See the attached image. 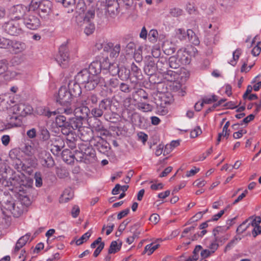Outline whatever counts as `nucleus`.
<instances>
[{
	"label": "nucleus",
	"instance_id": "nucleus-12",
	"mask_svg": "<svg viewBox=\"0 0 261 261\" xmlns=\"http://www.w3.org/2000/svg\"><path fill=\"white\" fill-rule=\"evenodd\" d=\"M23 23L25 27L32 30H37L40 26L39 18L34 15L27 14L23 17Z\"/></svg>",
	"mask_w": 261,
	"mask_h": 261
},
{
	"label": "nucleus",
	"instance_id": "nucleus-52",
	"mask_svg": "<svg viewBox=\"0 0 261 261\" xmlns=\"http://www.w3.org/2000/svg\"><path fill=\"white\" fill-rule=\"evenodd\" d=\"M140 227V224L139 223L135 224L130 228V231L133 233L132 237L135 240V238H138L140 234V231H138V229Z\"/></svg>",
	"mask_w": 261,
	"mask_h": 261
},
{
	"label": "nucleus",
	"instance_id": "nucleus-21",
	"mask_svg": "<svg viewBox=\"0 0 261 261\" xmlns=\"http://www.w3.org/2000/svg\"><path fill=\"white\" fill-rule=\"evenodd\" d=\"M107 12L110 17H114L118 13V3L117 0H106Z\"/></svg>",
	"mask_w": 261,
	"mask_h": 261
},
{
	"label": "nucleus",
	"instance_id": "nucleus-28",
	"mask_svg": "<svg viewBox=\"0 0 261 261\" xmlns=\"http://www.w3.org/2000/svg\"><path fill=\"white\" fill-rule=\"evenodd\" d=\"M102 64L100 61H96L92 62L89 66L88 71L92 75H97L101 72Z\"/></svg>",
	"mask_w": 261,
	"mask_h": 261
},
{
	"label": "nucleus",
	"instance_id": "nucleus-23",
	"mask_svg": "<svg viewBox=\"0 0 261 261\" xmlns=\"http://www.w3.org/2000/svg\"><path fill=\"white\" fill-rule=\"evenodd\" d=\"M156 67L155 61L152 57H149L147 63L144 67L145 73L149 76H152L156 71Z\"/></svg>",
	"mask_w": 261,
	"mask_h": 261
},
{
	"label": "nucleus",
	"instance_id": "nucleus-42",
	"mask_svg": "<svg viewBox=\"0 0 261 261\" xmlns=\"http://www.w3.org/2000/svg\"><path fill=\"white\" fill-rule=\"evenodd\" d=\"M159 244L153 245V243H151L146 245L144 248L143 254L148 252V255H151L156 249L159 248Z\"/></svg>",
	"mask_w": 261,
	"mask_h": 261
},
{
	"label": "nucleus",
	"instance_id": "nucleus-26",
	"mask_svg": "<svg viewBox=\"0 0 261 261\" xmlns=\"http://www.w3.org/2000/svg\"><path fill=\"white\" fill-rule=\"evenodd\" d=\"M10 44V48L15 54L22 52L26 48V45L22 42L11 40Z\"/></svg>",
	"mask_w": 261,
	"mask_h": 261
},
{
	"label": "nucleus",
	"instance_id": "nucleus-14",
	"mask_svg": "<svg viewBox=\"0 0 261 261\" xmlns=\"http://www.w3.org/2000/svg\"><path fill=\"white\" fill-rule=\"evenodd\" d=\"M11 108L14 114H18L22 117L31 114L33 112V108L31 106L22 103L15 105Z\"/></svg>",
	"mask_w": 261,
	"mask_h": 261
},
{
	"label": "nucleus",
	"instance_id": "nucleus-39",
	"mask_svg": "<svg viewBox=\"0 0 261 261\" xmlns=\"http://www.w3.org/2000/svg\"><path fill=\"white\" fill-rule=\"evenodd\" d=\"M202 249V247L201 245H196L193 251V255L190 256L185 261H197L199 258L198 253Z\"/></svg>",
	"mask_w": 261,
	"mask_h": 261
},
{
	"label": "nucleus",
	"instance_id": "nucleus-58",
	"mask_svg": "<svg viewBox=\"0 0 261 261\" xmlns=\"http://www.w3.org/2000/svg\"><path fill=\"white\" fill-rule=\"evenodd\" d=\"M182 10L178 8H171L170 10V14L173 17H178L182 15Z\"/></svg>",
	"mask_w": 261,
	"mask_h": 261
},
{
	"label": "nucleus",
	"instance_id": "nucleus-48",
	"mask_svg": "<svg viewBox=\"0 0 261 261\" xmlns=\"http://www.w3.org/2000/svg\"><path fill=\"white\" fill-rule=\"evenodd\" d=\"M11 40L0 37V47L4 48H10Z\"/></svg>",
	"mask_w": 261,
	"mask_h": 261
},
{
	"label": "nucleus",
	"instance_id": "nucleus-35",
	"mask_svg": "<svg viewBox=\"0 0 261 261\" xmlns=\"http://www.w3.org/2000/svg\"><path fill=\"white\" fill-rule=\"evenodd\" d=\"M131 73L137 80H141L142 79V72L138 66L134 63H133L130 67Z\"/></svg>",
	"mask_w": 261,
	"mask_h": 261
},
{
	"label": "nucleus",
	"instance_id": "nucleus-61",
	"mask_svg": "<svg viewBox=\"0 0 261 261\" xmlns=\"http://www.w3.org/2000/svg\"><path fill=\"white\" fill-rule=\"evenodd\" d=\"M261 51V42H258L256 45L252 49L251 53L254 56H257Z\"/></svg>",
	"mask_w": 261,
	"mask_h": 261
},
{
	"label": "nucleus",
	"instance_id": "nucleus-59",
	"mask_svg": "<svg viewBox=\"0 0 261 261\" xmlns=\"http://www.w3.org/2000/svg\"><path fill=\"white\" fill-rule=\"evenodd\" d=\"M35 184L36 187H40L42 185V176L40 172H36L35 174Z\"/></svg>",
	"mask_w": 261,
	"mask_h": 261
},
{
	"label": "nucleus",
	"instance_id": "nucleus-10",
	"mask_svg": "<svg viewBox=\"0 0 261 261\" xmlns=\"http://www.w3.org/2000/svg\"><path fill=\"white\" fill-rule=\"evenodd\" d=\"M59 64L63 68H66L69 64L68 49L66 45H62L59 49V54L56 58Z\"/></svg>",
	"mask_w": 261,
	"mask_h": 261
},
{
	"label": "nucleus",
	"instance_id": "nucleus-47",
	"mask_svg": "<svg viewBox=\"0 0 261 261\" xmlns=\"http://www.w3.org/2000/svg\"><path fill=\"white\" fill-rule=\"evenodd\" d=\"M158 32L156 30H151L148 33V39L150 42L154 43L156 42L158 38Z\"/></svg>",
	"mask_w": 261,
	"mask_h": 261
},
{
	"label": "nucleus",
	"instance_id": "nucleus-43",
	"mask_svg": "<svg viewBox=\"0 0 261 261\" xmlns=\"http://www.w3.org/2000/svg\"><path fill=\"white\" fill-rule=\"evenodd\" d=\"M91 235V232L88 231L84 233L80 239L75 241V244L77 246H79L83 244L84 242H87Z\"/></svg>",
	"mask_w": 261,
	"mask_h": 261
},
{
	"label": "nucleus",
	"instance_id": "nucleus-8",
	"mask_svg": "<svg viewBox=\"0 0 261 261\" xmlns=\"http://www.w3.org/2000/svg\"><path fill=\"white\" fill-rule=\"evenodd\" d=\"M90 144L102 154L107 153L110 149L109 143L99 136H95Z\"/></svg>",
	"mask_w": 261,
	"mask_h": 261
},
{
	"label": "nucleus",
	"instance_id": "nucleus-25",
	"mask_svg": "<svg viewBox=\"0 0 261 261\" xmlns=\"http://www.w3.org/2000/svg\"><path fill=\"white\" fill-rule=\"evenodd\" d=\"M84 120L80 118H77V117H75L69 119L68 124L69 126H68V128H70L71 130H74L75 129H78V131L81 129V128H83V121Z\"/></svg>",
	"mask_w": 261,
	"mask_h": 261
},
{
	"label": "nucleus",
	"instance_id": "nucleus-15",
	"mask_svg": "<svg viewBox=\"0 0 261 261\" xmlns=\"http://www.w3.org/2000/svg\"><path fill=\"white\" fill-rule=\"evenodd\" d=\"M6 123L4 124V127L0 131L9 129L14 127L20 126L22 123L20 117L14 114L8 115L6 118Z\"/></svg>",
	"mask_w": 261,
	"mask_h": 261
},
{
	"label": "nucleus",
	"instance_id": "nucleus-45",
	"mask_svg": "<svg viewBox=\"0 0 261 261\" xmlns=\"http://www.w3.org/2000/svg\"><path fill=\"white\" fill-rule=\"evenodd\" d=\"M62 197L65 199L66 202L68 201L73 197L72 190L70 188L65 189L62 195Z\"/></svg>",
	"mask_w": 261,
	"mask_h": 261
},
{
	"label": "nucleus",
	"instance_id": "nucleus-2",
	"mask_svg": "<svg viewBox=\"0 0 261 261\" xmlns=\"http://www.w3.org/2000/svg\"><path fill=\"white\" fill-rule=\"evenodd\" d=\"M112 101L110 98H105L101 100L97 107H94L91 113L94 117L93 122L91 124L92 129L99 133L101 136H107L109 132L102 125V122L97 117H101L105 111L110 110Z\"/></svg>",
	"mask_w": 261,
	"mask_h": 261
},
{
	"label": "nucleus",
	"instance_id": "nucleus-16",
	"mask_svg": "<svg viewBox=\"0 0 261 261\" xmlns=\"http://www.w3.org/2000/svg\"><path fill=\"white\" fill-rule=\"evenodd\" d=\"M62 133L66 137V142L68 147L72 149L75 148L77 136L75 132L70 130V128H64Z\"/></svg>",
	"mask_w": 261,
	"mask_h": 261
},
{
	"label": "nucleus",
	"instance_id": "nucleus-31",
	"mask_svg": "<svg viewBox=\"0 0 261 261\" xmlns=\"http://www.w3.org/2000/svg\"><path fill=\"white\" fill-rule=\"evenodd\" d=\"M31 233H28L25 235L22 236L20 238L17 242H16L14 252L15 253L18 252V251L23 247L27 243V241L30 238Z\"/></svg>",
	"mask_w": 261,
	"mask_h": 261
},
{
	"label": "nucleus",
	"instance_id": "nucleus-3",
	"mask_svg": "<svg viewBox=\"0 0 261 261\" xmlns=\"http://www.w3.org/2000/svg\"><path fill=\"white\" fill-rule=\"evenodd\" d=\"M11 195L4 192L0 194V203L3 214L9 216L11 214L14 217H18L22 214V207L20 203L16 202Z\"/></svg>",
	"mask_w": 261,
	"mask_h": 261
},
{
	"label": "nucleus",
	"instance_id": "nucleus-49",
	"mask_svg": "<svg viewBox=\"0 0 261 261\" xmlns=\"http://www.w3.org/2000/svg\"><path fill=\"white\" fill-rule=\"evenodd\" d=\"M248 221V219L246 220L238 226L236 230L238 234H241L243 233L247 229V228L250 225V223L247 224Z\"/></svg>",
	"mask_w": 261,
	"mask_h": 261
},
{
	"label": "nucleus",
	"instance_id": "nucleus-29",
	"mask_svg": "<svg viewBox=\"0 0 261 261\" xmlns=\"http://www.w3.org/2000/svg\"><path fill=\"white\" fill-rule=\"evenodd\" d=\"M68 122L66 117L63 115H58L56 117L55 123L59 127L61 128V133L64 128L68 129L67 128L69 126Z\"/></svg>",
	"mask_w": 261,
	"mask_h": 261
},
{
	"label": "nucleus",
	"instance_id": "nucleus-64",
	"mask_svg": "<svg viewBox=\"0 0 261 261\" xmlns=\"http://www.w3.org/2000/svg\"><path fill=\"white\" fill-rule=\"evenodd\" d=\"M119 89L122 92L125 93H129L131 91V89L129 85L124 83H121L119 84Z\"/></svg>",
	"mask_w": 261,
	"mask_h": 261
},
{
	"label": "nucleus",
	"instance_id": "nucleus-1",
	"mask_svg": "<svg viewBox=\"0 0 261 261\" xmlns=\"http://www.w3.org/2000/svg\"><path fill=\"white\" fill-rule=\"evenodd\" d=\"M11 183L14 187L12 190L17 193L18 200L16 202L20 203L22 207V214L26 210V208L31 204L29 197L30 191L32 190L31 183L27 180L17 177L13 179Z\"/></svg>",
	"mask_w": 261,
	"mask_h": 261
},
{
	"label": "nucleus",
	"instance_id": "nucleus-19",
	"mask_svg": "<svg viewBox=\"0 0 261 261\" xmlns=\"http://www.w3.org/2000/svg\"><path fill=\"white\" fill-rule=\"evenodd\" d=\"M103 50L110 52V58H116L118 57L120 54L121 46L119 44L114 45L113 43L109 42L105 45Z\"/></svg>",
	"mask_w": 261,
	"mask_h": 261
},
{
	"label": "nucleus",
	"instance_id": "nucleus-41",
	"mask_svg": "<svg viewBox=\"0 0 261 261\" xmlns=\"http://www.w3.org/2000/svg\"><path fill=\"white\" fill-rule=\"evenodd\" d=\"M221 6L224 7L226 9L232 7L238 0H217Z\"/></svg>",
	"mask_w": 261,
	"mask_h": 261
},
{
	"label": "nucleus",
	"instance_id": "nucleus-30",
	"mask_svg": "<svg viewBox=\"0 0 261 261\" xmlns=\"http://www.w3.org/2000/svg\"><path fill=\"white\" fill-rule=\"evenodd\" d=\"M155 64L156 69L159 71L161 74L165 73V71L168 69V61L165 58H160Z\"/></svg>",
	"mask_w": 261,
	"mask_h": 261
},
{
	"label": "nucleus",
	"instance_id": "nucleus-60",
	"mask_svg": "<svg viewBox=\"0 0 261 261\" xmlns=\"http://www.w3.org/2000/svg\"><path fill=\"white\" fill-rule=\"evenodd\" d=\"M241 54L240 50L237 49L233 53V60H231L229 63L234 66L236 64V61L239 59L240 55Z\"/></svg>",
	"mask_w": 261,
	"mask_h": 261
},
{
	"label": "nucleus",
	"instance_id": "nucleus-11",
	"mask_svg": "<svg viewBox=\"0 0 261 261\" xmlns=\"http://www.w3.org/2000/svg\"><path fill=\"white\" fill-rule=\"evenodd\" d=\"M72 97L67 88L62 86L59 90L56 101L61 105H68L72 101Z\"/></svg>",
	"mask_w": 261,
	"mask_h": 261
},
{
	"label": "nucleus",
	"instance_id": "nucleus-54",
	"mask_svg": "<svg viewBox=\"0 0 261 261\" xmlns=\"http://www.w3.org/2000/svg\"><path fill=\"white\" fill-rule=\"evenodd\" d=\"M58 3H61L65 7H74L75 0H56Z\"/></svg>",
	"mask_w": 261,
	"mask_h": 261
},
{
	"label": "nucleus",
	"instance_id": "nucleus-56",
	"mask_svg": "<svg viewBox=\"0 0 261 261\" xmlns=\"http://www.w3.org/2000/svg\"><path fill=\"white\" fill-rule=\"evenodd\" d=\"M95 30V25L93 23H89L85 27L84 32L87 35L92 34Z\"/></svg>",
	"mask_w": 261,
	"mask_h": 261
},
{
	"label": "nucleus",
	"instance_id": "nucleus-27",
	"mask_svg": "<svg viewBox=\"0 0 261 261\" xmlns=\"http://www.w3.org/2000/svg\"><path fill=\"white\" fill-rule=\"evenodd\" d=\"M177 56L182 64H189L191 62V58L186 49H180L177 51Z\"/></svg>",
	"mask_w": 261,
	"mask_h": 261
},
{
	"label": "nucleus",
	"instance_id": "nucleus-50",
	"mask_svg": "<svg viewBox=\"0 0 261 261\" xmlns=\"http://www.w3.org/2000/svg\"><path fill=\"white\" fill-rule=\"evenodd\" d=\"M241 240V238L240 237L236 236L234 237L225 246L224 252H226L227 250H229L234 244H236Z\"/></svg>",
	"mask_w": 261,
	"mask_h": 261
},
{
	"label": "nucleus",
	"instance_id": "nucleus-38",
	"mask_svg": "<svg viewBox=\"0 0 261 261\" xmlns=\"http://www.w3.org/2000/svg\"><path fill=\"white\" fill-rule=\"evenodd\" d=\"M39 135L41 140L47 141L50 138V133L48 129L44 126L39 127Z\"/></svg>",
	"mask_w": 261,
	"mask_h": 261
},
{
	"label": "nucleus",
	"instance_id": "nucleus-37",
	"mask_svg": "<svg viewBox=\"0 0 261 261\" xmlns=\"http://www.w3.org/2000/svg\"><path fill=\"white\" fill-rule=\"evenodd\" d=\"M162 77L167 81L173 82L176 79V73L171 70L167 69L165 73L162 74Z\"/></svg>",
	"mask_w": 261,
	"mask_h": 261
},
{
	"label": "nucleus",
	"instance_id": "nucleus-6",
	"mask_svg": "<svg viewBox=\"0 0 261 261\" xmlns=\"http://www.w3.org/2000/svg\"><path fill=\"white\" fill-rule=\"evenodd\" d=\"M52 3L48 0H32L29 5V10H38L39 16L44 19H48L53 12Z\"/></svg>",
	"mask_w": 261,
	"mask_h": 261
},
{
	"label": "nucleus",
	"instance_id": "nucleus-13",
	"mask_svg": "<svg viewBox=\"0 0 261 261\" xmlns=\"http://www.w3.org/2000/svg\"><path fill=\"white\" fill-rule=\"evenodd\" d=\"M28 10L27 7L23 5H17L11 8L10 10V15L13 19L20 20L21 18L23 19L24 16L25 15L26 12L29 11Z\"/></svg>",
	"mask_w": 261,
	"mask_h": 261
},
{
	"label": "nucleus",
	"instance_id": "nucleus-7",
	"mask_svg": "<svg viewBox=\"0 0 261 261\" xmlns=\"http://www.w3.org/2000/svg\"><path fill=\"white\" fill-rule=\"evenodd\" d=\"M3 29L6 33L12 36H18L22 33L19 22L13 18L6 22L3 25Z\"/></svg>",
	"mask_w": 261,
	"mask_h": 261
},
{
	"label": "nucleus",
	"instance_id": "nucleus-62",
	"mask_svg": "<svg viewBox=\"0 0 261 261\" xmlns=\"http://www.w3.org/2000/svg\"><path fill=\"white\" fill-rule=\"evenodd\" d=\"M136 45L133 42H130L126 46V52L127 54H132L135 49Z\"/></svg>",
	"mask_w": 261,
	"mask_h": 261
},
{
	"label": "nucleus",
	"instance_id": "nucleus-18",
	"mask_svg": "<svg viewBox=\"0 0 261 261\" xmlns=\"http://www.w3.org/2000/svg\"><path fill=\"white\" fill-rule=\"evenodd\" d=\"M98 100L99 98L96 94L90 92L82 97L81 103L82 105L92 108L97 103Z\"/></svg>",
	"mask_w": 261,
	"mask_h": 261
},
{
	"label": "nucleus",
	"instance_id": "nucleus-9",
	"mask_svg": "<svg viewBox=\"0 0 261 261\" xmlns=\"http://www.w3.org/2000/svg\"><path fill=\"white\" fill-rule=\"evenodd\" d=\"M108 70L111 75L114 76L117 74L122 80L128 79L129 76L130 71L125 68H119L117 64H109Z\"/></svg>",
	"mask_w": 261,
	"mask_h": 261
},
{
	"label": "nucleus",
	"instance_id": "nucleus-55",
	"mask_svg": "<svg viewBox=\"0 0 261 261\" xmlns=\"http://www.w3.org/2000/svg\"><path fill=\"white\" fill-rule=\"evenodd\" d=\"M8 65V62L6 60H0V75L7 70Z\"/></svg>",
	"mask_w": 261,
	"mask_h": 261
},
{
	"label": "nucleus",
	"instance_id": "nucleus-44",
	"mask_svg": "<svg viewBox=\"0 0 261 261\" xmlns=\"http://www.w3.org/2000/svg\"><path fill=\"white\" fill-rule=\"evenodd\" d=\"M95 16V8L93 6H91V8L89 9L86 13L84 17V21L89 22L91 19H93Z\"/></svg>",
	"mask_w": 261,
	"mask_h": 261
},
{
	"label": "nucleus",
	"instance_id": "nucleus-32",
	"mask_svg": "<svg viewBox=\"0 0 261 261\" xmlns=\"http://www.w3.org/2000/svg\"><path fill=\"white\" fill-rule=\"evenodd\" d=\"M168 63L169 66L173 69H177L182 64L177 55L170 57Z\"/></svg>",
	"mask_w": 261,
	"mask_h": 261
},
{
	"label": "nucleus",
	"instance_id": "nucleus-22",
	"mask_svg": "<svg viewBox=\"0 0 261 261\" xmlns=\"http://www.w3.org/2000/svg\"><path fill=\"white\" fill-rule=\"evenodd\" d=\"M74 113L75 116L77 118L86 120L90 113V110L88 106L82 105L81 107L75 108Z\"/></svg>",
	"mask_w": 261,
	"mask_h": 261
},
{
	"label": "nucleus",
	"instance_id": "nucleus-53",
	"mask_svg": "<svg viewBox=\"0 0 261 261\" xmlns=\"http://www.w3.org/2000/svg\"><path fill=\"white\" fill-rule=\"evenodd\" d=\"M138 108L143 112H149L152 111V106L149 103L144 102L138 103Z\"/></svg>",
	"mask_w": 261,
	"mask_h": 261
},
{
	"label": "nucleus",
	"instance_id": "nucleus-5",
	"mask_svg": "<svg viewBox=\"0 0 261 261\" xmlns=\"http://www.w3.org/2000/svg\"><path fill=\"white\" fill-rule=\"evenodd\" d=\"M88 144L81 143L79 145L78 149L75 151L74 158L77 161L84 162L86 164L94 163L96 161L95 151ZM73 155H69L70 157Z\"/></svg>",
	"mask_w": 261,
	"mask_h": 261
},
{
	"label": "nucleus",
	"instance_id": "nucleus-33",
	"mask_svg": "<svg viewBox=\"0 0 261 261\" xmlns=\"http://www.w3.org/2000/svg\"><path fill=\"white\" fill-rule=\"evenodd\" d=\"M220 228L219 227H216L213 229V235L214 236V240L213 242L211 243L209 246V248L211 250L212 253H214L216 250H217L219 247V244L217 243V242L219 241V239L218 236H216V231H218V229Z\"/></svg>",
	"mask_w": 261,
	"mask_h": 261
},
{
	"label": "nucleus",
	"instance_id": "nucleus-17",
	"mask_svg": "<svg viewBox=\"0 0 261 261\" xmlns=\"http://www.w3.org/2000/svg\"><path fill=\"white\" fill-rule=\"evenodd\" d=\"M41 165L46 168H51L55 165V161L50 154L45 150L42 151L38 155Z\"/></svg>",
	"mask_w": 261,
	"mask_h": 261
},
{
	"label": "nucleus",
	"instance_id": "nucleus-51",
	"mask_svg": "<svg viewBox=\"0 0 261 261\" xmlns=\"http://www.w3.org/2000/svg\"><path fill=\"white\" fill-rule=\"evenodd\" d=\"M218 100V97L216 95H212V97L205 96L202 99V102L205 104H210L213 102H216Z\"/></svg>",
	"mask_w": 261,
	"mask_h": 261
},
{
	"label": "nucleus",
	"instance_id": "nucleus-20",
	"mask_svg": "<svg viewBox=\"0 0 261 261\" xmlns=\"http://www.w3.org/2000/svg\"><path fill=\"white\" fill-rule=\"evenodd\" d=\"M79 132V135L81 140L84 142H89L90 144L91 140L95 137L93 136V129L88 127H83Z\"/></svg>",
	"mask_w": 261,
	"mask_h": 261
},
{
	"label": "nucleus",
	"instance_id": "nucleus-34",
	"mask_svg": "<svg viewBox=\"0 0 261 261\" xmlns=\"http://www.w3.org/2000/svg\"><path fill=\"white\" fill-rule=\"evenodd\" d=\"M206 35L204 38V43L207 46H212L213 44H216V42L218 40H217L218 37H213L210 34V31H205Z\"/></svg>",
	"mask_w": 261,
	"mask_h": 261
},
{
	"label": "nucleus",
	"instance_id": "nucleus-4",
	"mask_svg": "<svg viewBox=\"0 0 261 261\" xmlns=\"http://www.w3.org/2000/svg\"><path fill=\"white\" fill-rule=\"evenodd\" d=\"M75 80L79 84H84L85 88L89 91L94 90L95 87L100 84L101 86H107L105 83L103 85L104 79L97 75H92L87 69H84L77 73L75 76Z\"/></svg>",
	"mask_w": 261,
	"mask_h": 261
},
{
	"label": "nucleus",
	"instance_id": "nucleus-24",
	"mask_svg": "<svg viewBox=\"0 0 261 261\" xmlns=\"http://www.w3.org/2000/svg\"><path fill=\"white\" fill-rule=\"evenodd\" d=\"M67 89L69 90V93H71V96L72 98L79 96L82 93V89L79 83L70 82L68 84Z\"/></svg>",
	"mask_w": 261,
	"mask_h": 261
},
{
	"label": "nucleus",
	"instance_id": "nucleus-46",
	"mask_svg": "<svg viewBox=\"0 0 261 261\" xmlns=\"http://www.w3.org/2000/svg\"><path fill=\"white\" fill-rule=\"evenodd\" d=\"M87 9V6L84 0H79L76 6V11L80 14L84 13Z\"/></svg>",
	"mask_w": 261,
	"mask_h": 261
},
{
	"label": "nucleus",
	"instance_id": "nucleus-57",
	"mask_svg": "<svg viewBox=\"0 0 261 261\" xmlns=\"http://www.w3.org/2000/svg\"><path fill=\"white\" fill-rule=\"evenodd\" d=\"M176 37L180 40L186 39V33L185 30L178 29L176 31Z\"/></svg>",
	"mask_w": 261,
	"mask_h": 261
},
{
	"label": "nucleus",
	"instance_id": "nucleus-63",
	"mask_svg": "<svg viewBox=\"0 0 261 261\" xmlns=\"http://www.w3.org/2000/svg\"><path fill=\"white\" fill-rule=\"evenodd\" d=\"M108 85L113 88H115L118 87L119 85V82L118 79L116 78H112L109 81Z\"/></svg>",
	"mask_w": 261,
	"mask_h": 261
},
{
	"label": "nucleus",
	"instance_id": "nucleus-40",
	"mask_svg": "<svg viewBox=\"0 0 261 261\" xmlns=\"http://www.w3.org/2000/svg\"><path fill=\"white\" fill-rule=\"evenodd\" d=\"M10 107L9 100L7 98H5L4 96H0V111H5Z\"/></svg>",
	"mask_w": 261,
	"mask_h": 261
},
{
	"label": "nucleus",
	"instance_id": "nucleus-36",
	"mask_svg": "<svg viewBox=\"0 0 261 261\" xmlns=\"http://www.w3.org/2000/svg\"><path fill=\"white\" fill-rule=\"evenodd\" d=\"M122 246V242H120L119 244L116 241H112L111 243L109 249L108 250V253L110 254H114L116 252H118Z\"/></svg>",
	"mask_w": 261,
	"mask_h": 261
}]
</instances>
